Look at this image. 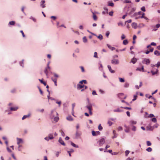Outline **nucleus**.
I'll list each match as a JSON object with an SVG mask.
<instances>
[{
	"instance_id": "nucleus-64",
	"label": "nucleus",
	"mask_w": 160,
	"mask_h": 160,
	"mask_svg": "<svg viewBox=\"0 0 160 160\" xmlns=\"http://www.w3.org/2000/svg\"><path fill=\"white\" fill-rule=\"evenodd\" d=\"M92 94L93 95H95L97 94L96 92L95 91H93Z\"/></svg>"
},
{
	"instance_id": "nucleus-57",
	"label": "nucleus",
	"mask_w": 160,
	"mask_h": 160,
	"mask_svg": "<svg viewBox=\"0 0 160 160\" xmlns=\"http://www.w3.org/2000/svg\"><path fill=\"white\" fill-rule=\"evenodd\" d=\"M145 13L143 12L142 13V16L140 17L141 18H143L144 17Z\"/></svg>"
},
{
	"instance_id": "nucleus-12",
	"label": "nucleus",
	"mask_w": 160,
	"mask_h": 160,
	"mask_svg": "<svg viewBox=\"0 0 160 160\" xmlns=\"http://www.w3.org/2000/svg\"><path fill=\"white\" fill-rule=\"evenodd\" d=\"M84 85H82L79 84L77 85V88L78 89H80L84 87Z\"/></svg>"
},
{
	"instance_id": "nucleus-34",
	"label": "nucleus",
	"mask_w": 160,
	"mask_h": 160,
	"mask_svg": "<svg viewBox=\"0 0 160 160\" xmlns=\"http://www.w3.org/2000/svg\"><path fill=\"white\" fill-rule=\"evenodd\" d=\"M102 128H103L101 126V124H100L99 126L98 127V129L99 130L101 131V130H102Z\"/></svg>"
},
{
	"instance_id": "nucleus-52",
	"label": "nucleus",
	"mask_w": 160,
	"mask_h": 160,
	"mask_svg": "<svg viewBox=\"0 0 160 160\" xmlns=\"http://www.w3.org/2000/svg\"><path fill=\"white\" fill-rule=\"evenodd\" d=\"M129 151H128V150H127L125 151V155L126 156H127L128 154H129Z\"/></svg>"
},
{
	"instance_id": "nucleus-55",
	"label": "nucleus",
	"mask_w": 160,
	"mask_h": 160,
	"mask_svg": "<svg viewBox=\"0 0 160 160\" xmlns=\"http://www.w3.org/2000/svg\"><path fill=\"white\" fill-rule=\"evenodd\" d=\"M125 131L126 132H129V128H128L127 127V129H125Z\"/></svg>"
},
{
	"instance_id": "nucleus-27",
	"label": "nucleus",
	"mask_w": 160,
	"mask_h": 160,
	"mask_svg": "<svg viewBox=\"0 0 160 160\" xmlns=\"http://www.w3.org/2000/svg\"><path fill=\"white\" fill-rule=\"evenodd\" d=\"M128 43V41L127 40H124L123 41V43L124 45H126Z\"/></svg>"
},
{
	"instance_id": "nucleus-10",
	"label": "nucleus",
	"mask_w": 160,
	"mask_h": 160,
	"mask_svg": "<svg viewBox=\"0 0 160 160\" xmlns=\"http://www.w3.org/2000/svg\"><path fill=\"white\" fill-rule=\"evenodd\" d=\"M136 10V8H132L131 9L130 11L128 13V14L131 15Z\"/></svg>"
},
{
	"instance_id": "nucleus-3",
	"label": "nucleus",
	"mask_w": 160,
	"mask_h": 160,
	"mask_svg": "<svg viewBox=\"0 0 160 160\" xmlns=\"http://www.w3.org/2000/svg\"><path fill=\"white\" fill-rule=\"evenodd\" d=\"M150 62V60L149 59L144 58L142 61V63L147 65L149 64Z\"/></svg>"
},
{
	"instance_id": "nucleus-33",
	"label": "nucleus",
	"mask_w": 160,
	"mask_h": 160,
	"mask_svg": "<svg viewBox=\"0 0 160 160\" xmlns=\"http://www.w3.org/2000/svg\"><path fill=\"white\" fill-rule=\"evenodd\" d=\"M71 145L73 146L74 147H76V148H78V146H77L75 144L73 143L72 142H71Z\"/></svg>"
},
{
	"instance_id": "nucleus-41",
	"label": "nucleus",
	"mask_w": 160,
	"mask_h": 160,
	"mask_svg": "<svg viewBox=\"0 0 160 160\" xmlns=\"http://www.w3.org/2000/svg\"><path fill=\"white\" fill-rule=\"evenodd\" d=\"M129 86V84L128 83L126 82L125 83L124 87L125 88H128Z\"/></svg>"
},
{
	"instance_id": "nucleus-23",
	"label": "nucleus",
	"mask_w": 160,
	"mask_h": 160,
	"mask_svg": "<svg viewBox=\"0 0 160 160\" xmlns=\"http://www.w3.org/2000/svg\"><path fill=\"white\" fill-rule=\"evenodd\" d=\"M18 107H11L10 108V110L11 111H16L18 109Z\"/></svg>"
},
{
	"instance_id": "nucleus-43",
	"label": "nucleus",
	"mask_w": 160,
	"mask_h": 160,
	"mask_svg": "<svg viewBox=\"0 0 160 160\" xmlns=\"http://www.w3.org/2000/svg\"><path fill=\"white\" fill-rule=\"evenodd\" d=\"M130 123L132 124H135L136 123V122L133 121H131L130 122Z\"/></svg>"
},
{
	"instance_id": "nucleus-15",
	"label": "nucleus",
	"mask_w": 160,
	"mask_h": 160,
	"mask_svg": "<svg viewBox=\"0 0 160 160\" xmlns=\"http://www.w3.org/2000/svg\"><path fill=\"white\" fill-rule=\"evenodd\" d=\"M17 141H17V144L18 145H19L20 143H21L22 142V139H21V138H17Z\"/></svg>"
},
{
	"instance_id": "nucleus-61",
	"label": "nucleus",
	"mask_w": 160,
	"mask_h": 160,
	"mask_svg": "<svg viewBox=\"0 0 160 160\" xmlns=\"http://www.w3.org/2000/svg\"><path fill=\"white\" fill-rule=\"evenodd\" d=\"M81 70H82V72H84V68H83V67L82 66H81L80 67Z\"/></svg>"
},
{
	"instance_id": "nucleus-19",
	"label": "nucleus",
	"mask_w": 160,
	"mask_h": 160,
	"mask_svg": "<svg viewBox=\"0 0 160 160\" xmlns=\"http://www.w3.org/2000/svg\"><path fill=\"white\" fill-rule=\"evenodd\" d=\"M30 116V113L28 114L27 115H24V116H23L22 118V120H24V119H25V118H27L29 117Z\"/></svg>"
},
{
	"instance_id": "nucleus-30",
	"label": "nucleus",
	"mask_w": 160,
	"mask_h": 160,
	"mask_svg": "<svg viewBox=\"0 0 160 160\" xmlns=\"http://www.w3.org/2000/svg\"><path fill=\"white\" fill-rule=\"evenodd\" d=\"M41 83L43 84L44 86H46V82L44 81L42 79L41 80Z\"/></svg>"
},
{
	"instance_id": "nucleus-63",
	"label": "nucleus",
	"mask_w": 160,
	"mask_h": 160,
	"mask_svg": "<svg viewBox=\"0 0 160 160\" xmlns=\"http://www.w3.org/2000/svg\"><path fill=\"white\" fill-rule=\"evenodd\" d=\"M154 117V116L152 114H150L149 116V117H150V118H152V117Z\"/></svg>"
},
{
	"instance_id": "nucleus-22",
	"label": "nucleus",
	"mask_w": 160,
	"mask_h": 160,
	"mask_svg": "<svg viewBox=\"0 0 160 160\" xmlns=\"http://www.w3.org/2000/svg\"><path fill=\"white\" fill-rule=\"evenodd\" d=\"M158 71V69H156L155 71H154L153 70H152L151 71V72L152 75H154L155 74H156L157 73Z\"/></svg>"
},
{
	"instance_id": "nucleus-26",
	"label": "nucleus",
	"mask_w": 160,
	"mask_h": 160,
	"mask_svg": "<svg viewBox=\"0 0 160 160\" xmlns=\"http://www.w3.org/2000/svg\"><path fill=\"white\" fill-rule=\"evenodd\" d=\"M138 92H137L136 93V94L134 96V98L132 100V101H134L137 99V95H138Z\"/></svg>"
},
{
	"instance_id": "nucleus-35",
	"label": "nucleus",
	"mask_w": 160,
	"mask_h": 160,
	"mask_svg": "<svg viewBox=\"0 0 160 160\" xmlns=\"http://www.w3.org/2000/svg\"><path fill=\"white\" fill-rule=\"evenodd\" d=\"M76 136L77 137H78L80 136V134L78 130H77L76 131Z\"/></svg>"
},
{
	"instance_id": "nucleus-44",
	"label": "nucleus",
	"mask_w": 160,
	"mask_h": 160,
	"mask_svg": "<svg viewBox=\"0 0 160 160\" xmlns=\"http://www.w3.org/2000/svg\"><path fill=\"white\" fill-rule=\"evenodd\" d=\"M124 2L125 3H130L131 2L129 0H125Z\"/></svg>"
},
{
	"instance_id": "nucleus-48",
	"label": "nucleus",
	"mask_w": 160,
	"mask_h": 160,
	"mask_svg": "<svg viewBox=\"0 0 160 160\" xmlns=\"http://www.w3.org/2000/svg\"><path fill=\"white\" fill-rule=\"evenodd\" d=\"M92 134L93 136H96V132L94 131H92Z\"/></svg>"
},
{
	"instance_id": "nucleus-50",
	"label": "nucleus",
	"mask_w": 160,
	"mask_h": 160,
	"mask_svg": "<svg viewBox=\"0 0 160 160\" xmlns=\"http://www.w3.org/2000/svg\"><path fill=\"white\" fill-rule=\"evenodd\" d=\"M141 10L143 12L145 11V8L144 7H142L141 9Z\"/></svg>"
},
{
	"instance_id": "nucleus-45",
	"label": "nucleus",
	"mask_w": 160,
	"mask_h": 160,
	"mask_svg": "<svg viewBox=\"0 0 160 160\" xmlns=\"http://www.w3.org/2000/svg\"><path fill=\"white\" fill-rule=\"evenodd\" d=\"M42 8H44L45 7V5H43V4L45 3V1H44V0H42Z\"/></svg>"
},
{
	"instance_id": "nucleus-32",
	"label": "nucleus",
	"mask_w": 160,
	"mask_h": 160,
	"mask_svg": "<svg viewBox=\"0 0 160 160\" xmlns=\"http://www.w3.org/2000/svg\"><path fill=\"white\" fill-rule=\"evenodd\" d=\"M113 134H114V136L112 138H116L117 137V136L116 135V133L115 130H114L113 131Z\"/></svg>"
},
{
	"instance_id": "nucleus-25",
	"label": "nucleus",
	"mask_w": 160,
	"mask_h": 160,
	"mask_svg": "<svg viewBox=\"0 0 160 160\" xmlns=\"http://www.w3.org/2000/svg\"><path fill=\"white\" fill-rule=\"evenodd\" d=\"M87 82L86 80H84L81 81L79 82V83L81 84H82L83 83L85 84H86Z\"/></svg>"
},
{
	"instance_id": "nucleus-56",
	"label": "nucleus",
	"mask_w": 160,
	"mask_h": 160,
	"mask_svg": "<svg viewBox=\"0 0 160 160\" xmlns=\"http://www.w3.org/2000/svg\"><path fill=\"white\" fill-rule=\"evenodd\" d=\"M109 35V31H107L106 33V35L107 37H108Z\"/></svg>"
},
{
	"instance_id": "nucleus-58",
	"label": "nucleus",
	"mask_w": 160,
	"mask_h": 160,
	"mask_svg": "<svg viewBox=\"0 0 160 160\" xmlns=\"http://www.w3.org/2000/svg\"><path fill=\"white\" fill-rule=\"evenodd\" d=\"M108 124H109V126H111L112 125V122L111 121H108Z\"/></svg>"
},
{
	"instance_id": "nucleus-13",
	"label": "nucleus",
	"mask_w": 160,
	"mask_h": 160,
	"mask_svg": "<svg viewBox=\"0 0 160 160\" xmlns=\"http://www.w3.org/2000/svg\"><path fill=\"white\" fill-rule=\"evenodd\" d=\"M137 61V59L135 58H133L131 60L130 62H131L133 64H135Z\"/></svg>"
},
{
	"instance_id": "nucleus-7",
	"label": "nucleus",
	"mask_w": 160,
	"mask_h": 160,
	"mask_svg": "<svg viewBox=\"0 0 160 160\" xmlns=\"http://www.w3.org/2000/svg\"><path fill=\"white\" fill-rule=\"evenodd\" d=\"M153 50H154V48H151L149 50H147L146 52H145V53L146 54H149L150 52H152L153 51Z\"/></svg>"
},
{
	"instance_id": "nucleus-28",
	"label": "nucleus",
	"mask_w": 160,
	"mask_h": 160,
	"mask_svg": "<svg viewBox=\"0 0 160 160\" xmlns=\"http://www.w3.org/2000/svg\"><path fill=\"white\" fill-rule=\"evenodd\" d=\"M97 38L100 40H102L103 39V36L101 34H100L99 36H98Z\"/></svg>"
},
{
	"instance_id": "nucleus-20",
	"label": "nucleus",
	"mask_w": 160,
	"mask_h": 160,
	"mask_svg": "<svg viewBox=\"0 0 160 160\" xmlns=\"http://www.w3.org/2000/svg\"><path fill=\"white\" fill-rule=\"evenodd\" d=\"M107 46L111 50H112V51L113 50L115 49V48L112 47L110 45H109L108 44H107Z\"/></svg>"
},
{
	"instance_id": "nucleus-62",
	"label": "nucleus",
	"mask_w": 160,
	"mask_h": 160,
	"mask_svg": "<svg viewBox=\"0 0 160 160\" xmlns=\"http://www.w3.org/2000/svg\"><path fill=\"white\" fill-rule=\"evenodd\" d=\"M20 32L22 34V35L23 37H25V35H24V32H23V31L22 30H21L20 31Z\"/></svg>"
},
{
	"instance_id": "nucleus-5",
	"label": "nucleus",
	"mask_w": 160,
	"mask_h": 160,
	"mask_svg": "<svg viewBox=\"0 0 160 160\" xmlns=\"http://www.w3.org/2000/svg\"><path fill=\"white\" fill-rule=\"evenodd\" d=\"M87 108L88 109L89 111V113L90 115H92V106L91 105H87L86 106Z\"/></svg>"
},
{
	"instance_id": "nucleus-40",
	"label": "nucleus",
	"mask_w": 160,
	"mask_h": 160,
	"mask_svg": "<svg viewBox=\"0 0 160 160\" xmlns=\"http://www.w3.org/2000/svg\"><path fill=\"white\" fill-rule=\"evenodd\" d=\"M119 81L120 82H124L125 81L123 78H119Z\"/></svg>"
},
{
	"instance_id": "nucleus-24",
	"label": "nucleus",
	"mask_w": 160,
	"mask_h": 160,
	"mask_svg": "<svg viewBox=\"0 0 160 160\" xmlns=\"http://www.w3.org/2000/svg\"><path fill=\"white\" fill-rule=\"evenodd\" d=\"M93 15V19L94 20H97V16L95 15V14L93 12H92Z\"/></svg>"
},
{
	"instance_id": "nucleus-38",
	"label": "nucleus",
	"mask_w": 160,
	"mask_h": 160,
	"mask_svg": "<svg viewBox=\"0 0 160 160\" xmlns=\"http://www.w3.org/2000/svg\"><path fill=\"white\" fill-rule=\"evenodd\" d=\"M9 23L11 25H14L15 24V22L14 21H12L10 22Z\"/></svg>"
},
{
	"instance_id": "nucleus-16",
	"label": "nucleus",
	"mask_w": 160,
	"mask_h": 160,
	"mask_svg": "<svg viewBox=\"0 0 160 160\" xmlns=\"http://www.w3.org/2000/svg\"><path fill=\"white\" fill-rule=\"evenodd\" d=\"M49 63L48 64L47 68H46L45 70V72L46 74L47 73V72L50 69V67L49 66Z\"/></svg>"
},
{
	"instance_id": "nucleus-14",
	"label": "nucleus",
	"mask_w": 160,
	"mask_h": 160,
	"mask_svg": "<svg viewBox=\"0 0 160 160\" xmlns=\"http://www.w3.org/2000/svg\"><path fill=\"white\" fill-rule=\"evenodd\" d=\"M108 68L109 71H110V72H111L112 73L114 72H115L114 71L112 70V69L110 65H108Z\"/></svg>"
},
{
	"instance_id": "nucleus-31",
	"label": "nucleus",
	"mask_w": 160,
	"mask_h": 160,
	"mask_svg": "<svg viewBox=\"0 0 160 160\" xmlns=\"http://www.w3.org/2000/svg\"><path fill=\"white\" fill-rule=\"evenodd\" d=\"M152 149L150 147H149L146 149V150L148 152H151L152 151Z\"/></svg>"
},
{
	"instance_id": "nucleus-4",
	"label": "nucleus",
	"mask_w": 160,
	"mask_h": 160,
	"mask_svg": "<svg viewBox=\"0 0 160 160\" xmlns=\"http://www.w3.org/2000/svg\"><path fill=\"white\" fill-rule=\"evenodd\" d=\"M105 139L103 138H102L98 141V142L100 146H102L105 142Z\"/></svg>"
},
{
	"instance_id": "nucleus-17",
	"label": "nucleus",
	"mask_w": 160,
	"mask_h": 160,
	"mask_svg": "<svg viewBox=\"0 0 160 160\" xmlns=\"http://www.w3.org/2000/svg\"><path fill=\"white\" fill-rule=\"evenodd\" d=\"M142 12L141 11L139 12H138V13L135 12V13L133 15V16H132V17H134V16H136L138 15H141V14L142 15Z\"/></svg>"
},
{
	"instance_id": "nucleus-47",
	"label": "nucleus",
	"mask_w": 160,
	"mask_h": 160,
	"mask_svg": "<svg viewBox=\"0 0 160 160\" xmlns=\"http://www.w3.org/2000/svg\"><path fill=\"white\" fill-rule=\"evenodd\" d=\"M108 5L113 7L114 6V3L113 2H109Z\"/></svg>"
},
{
	"instance_id": "nucleus-49",
	"label": "nucleus",
	"mask_w": 160,
	"mask_h": 160,
	"mask_svg": "<svg viewBox=\"0 0 160 160\" xmlns=\"http://www.w3.org/2000/svg\"><path fill=\"white\" fill-rule=\"evenodd\" d=\"M121 39L122 40H123L124 39H125V35L124 34H122V36L121 37Z\"/></svg>"
},
{
	"instance_id": "nucleus-21",
	"label": "nucleus",
	"mask_w": 160,
	"mask_h": 160,
	"mask_svg": "<svg viewBox=\"0 0 160 160\" xmlns=\"http://www.w3.org/2000/svg\"><path fill=\"white\" fill-rule=\"evenodd\" d=\"M154 54L157 56H159L160 55V52L159 51L156 50L154 52Z\"/></svg>"
},
{
	"instance_id": "nucleus-36",
	"label": "nucleus",
	"mask_w": 160,
	"mask_h": 160,
	"mask_svg": "<svg viewBox=\"0 0 160 160\" xmlns=\"http://www.w3.org/2000/svg\"><path fill=\"white\" fill-rule=\"evenodd\" d=\"M114 112H121L122 111L120 110L118 108L117 109H115L114 110Z\"/></svg>"
},
{
	"instance_id": "nucleus-11",
	"label": "nucleus",
	"mask_w": 160,
	"mask_h": 160,
	"mask_svg": "<svg viewBox=\"0 0 160 160\" xmlns=\"http://www.w3.org/2000/svg\"><path fill=\"white\" fill-rule=\"evenodd\" d=\"M132 28L136 29L137 27V24L135 22H133L132 24Z\"/></svg>"
},
{
	"instance_id": "nucleus-42",
	"label": "nucleus",
	"mask_w": 160,
	"mask_h": 160,
	"mask_svg": "<svg viewBox=\"0 0 160 160\" xmlns=\"http://www.w3.org/2000/svg\"><path fill=\"white\" fill-rule=\"evenodd\" d=\"M94 57L98 58V55H97V53L96 52H95L94 53Z\"/></svg>"
},
{
	"instance_id": "nucleus-9",
	"label": "nucleus",
	"mask_w": 160,
	"mask_h": 160,
	"mask_svg": "<svg viewBox=\"0 0 160 160\" xmlns=\"http://www.w3.org/2000/svg\"><path fill=\"white\" fill-rule=\"evenodd\" d=\"M123 96H124V94L122 93H119L118 95V97L119 98H122H122L125 99L126 98V96H124V97H123Z\"/></svg>"
},
{
	"instance_id": "nucleus-59",
	"label": "nucleus",
	"mask_w": 160,
	"mask_h": 160,
	"mask_svg": "<svg viewBox=\"0 0 160 160\" xmlns=\"http://www.w3.org/2000/svg\"><path fill=\"white\" fill-rule=\"evenodd\" d=\"M118 131H120L122 130V128L121 127L119 126L118 128Z\"/></svg>"
},
{
	"instance_id": "nucleus-53",
	"label": "nucleus",
	"mask_w": 160,
	"mask_h": 160,
	"mask_svg": "<svg viewBox=\"0 0 160 160\" xmlns=\"http://www.w3.org/2000/svg\"><path fill=\"white\" fill-rule=\"evenodd\" d=\"M75 103H73L72 104V111H73L74 108V107L75 106Z\"/></svg>"
},
{
	"instance_id": "nucleus-29",
	"label": "nucleus",
	"mask_w": 160,
	"mask_h": 160,
	"mask_svg": "<svg viewBox=\"0 0 160 160\" xmlns=\"http://www.w3.org/2000/svg\"><path fill=\"white\" fill-rule=\"evenodd\" d=\"M52 80L55 83V86H57V79H53L52 78Z\"/></svg>"
},
{
	"instance_id": "nucleus-1",
	"label": "nucleus",
	"mask_w": 160,
	"mask_h": 160,
	"mask_svg": "<svg viewBox=\"0 0 160 160\" xmlns=\"http://www.w3.org/2000/svg\"><path fill=\"white\" fill-rule=\"evenodd\" d=\"M58 115V113L55 111H52L51 112V118L54 119V121L55 122H57L59 119V118L57 116Z\"/></svg>"
},
{
	"instance_id": "nucleus-60",
	"label": "nucleus",
	"mask_w": 160,
	"mask_h": 160,
	"mask_svg": "<svg viewBox=\"0 0 160 160\" xmlns=\"http://www.w3.org/2000/svg\"><path fill=\"white\" fill-rule=\"evenodd\" d=\"M156 66L158 68L160 66V62H159L157 63V64H156Z\"/></svg>"
},
{
	"instance_id": "nucleus-37",
	"label": "nucleus",
	"mask_w": 160,
	"mask_h": 160,
	"mask_svg": "<svg viewBox=\"0 0 160 160\" xmlns=\"http://www.w3.org/2000/svg\"><path fill=\"white\" fill-rule=\"evenodd\" d=\"M83 41L84 42H87V39L86 37H84L83 38Z\"/></svg>"
},
{
	"instance_id": "nucleus-46",
	"label": "nucleus",
	"mask_w": 160,
	"mask_h": 160,
	"mask_svg": "<svg viewBox=\"0 0 160 160\" xmlns=\"http://www.w3.org/2000/svg\"><path fill=\"white\" fill-rule=\"evenodd\" d=\"M152 121L153 122H156L157 121V120H156V119L155 118H153L152 119Z\"/></svg>"
},
{
	"instance_id": "nucleus-2",
	"label": "nucleus",
	"mask_w": 160,
	"mask_h": 160,
	"mask_svg": "<svg viewBox=\"0 0 160 160\" xmlns=\"http://www.w3.org/2000/svg\"><path fill=\"white\" fill-rule=\"evenodd\" d=\"M57 133L55 132L54 134L52 133L49 134L48 136L45 138V139L47 141H48L49 140H52L55 137L57 136Z\"/></svg>"
},
{
	"instance_id": "nucleus-18",
	"label": "nucleus",
	"mask_w": 160,
	"mask_h": 160,
	"mask_svg": "<svg viewBox=\"0 0 160 160\" xmlns=\"http://www.w3.org/2000/svg\"><path fill=\"white\" fill-rule=\"evenodd\" d=\"M66 119L68 120L69 121H72L73 120V118H72V117L71 116H68L67 117Z\"/></svg>"
},
{
	"instance_id": "nucleus-39",
	"label": "nucleus",
	"mask_w": 160,
	"mask_h": 160,
	"mask_svg": "<svg viewBox=\"0 0 160 160\" xmlns=\"http://www.w3.org/2000/svg\"><path fill=\"white\" fill-rule=\"evenodd\" d=\"M147 144L148 146H150L151 145V143L149 141H147Z\"/></svg>"
},
{
	"instance_id": "nucleus-6",
	"label": "nucleus",
	"mask_w": 160,
	"mask_h": 160,
	"mask_svg": "<svg viewBox=\"0 0 160 160\" xmlns=\"http://www.w3.org/2000/svg\"><path fill=\"white\" fill-rule=\"evenodd\" d=\"M111 63L113 64H117L119 63V61L118 59H113L111 61Z\"/></svg>"
},
{
	"instance_id": "nucleus-54",
	"label": "nucleus",
	"mask_w": 160,
	"mask_h": 160,
	"mask_svg": "<svg viewBox=\"0 0 160 160\" xmlns=\"http://www.w3.org/2000/svg\"><path fill=\"white\" fill-rule=\"evenodd\" d=\"M156 43L154 42H152L151 43V44H150V45H151V46H156Z\"/></svg>"
},
{
	"instance_id": "nucleus-8",
	"label": "nucleus",
	"mask_w": 160,
	"mask_h": 160,
	"mask_svg": "<svg viewBox=\"0 0 160 160\" xmlns=\"http://www.w3.org/2000/svg\"><path fill=\"white\" fill-rule=\"evenodd\" d=\"M58 141L59 143H60L63 146H65V143L63 141L62 139L61 138H59Z\"/></svg>"
},
{
	"instance_id": "nucleus-51",
	"label": "nucleus",
	"mask_w": 160,
	"mask_h": 160,
	"mask_svg": "<svg viewBox=\"0 0 160 160\" xmlns=\"http://www.w3.org/2000/svg\"><path fill=\"white\" fill-rule=\"evenodd\" d=\"M60 132H61V134L63 136H64L65 135V134L64 132L62 130H61L60 131Z\"/></svg>"
}]
</instances>
